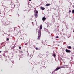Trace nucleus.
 Here are the masks:
<instances>
[{"instance_id": "1", "label": "nucleus", "mask_w": 74, "mask_h": 74, "mask_svg": "<svg viewBox=\"0 0 74 74\" xmlns=\"http://www.w3.org/2000/svg\"><path fill=\"white\" fill-rule=\"evenodd\" d=\"M41 30H38V36L37 40H40L41 38Z\"/></svg>"}, {"instance_id": "2", "label": "nucleus", "mask_w": 74, "mask_h": 74, "mask_svg": "<svg viewBox=\"0 0 74 74\" xmlns=\"http://www.w3.org/2000/svg\"><path fill=\"white\" fill-rule=\"evenodd\" d=\"M65 51L66 52H67V53H70L71 52L70 51V50H68L67 49H66L65 50Z\"/></svg>"}, {"instance_id": "3", "label": "nucleus", "mask_w": 74, "mask_h": 74, "mask_svg": "<svg viewBox=\"0 0 74 74\" xmlns=\"http://www.w3.org/2000/svg\"><path fill=\"white\" fill-rule=\"evenodd\" d=\"M62 67L60 68V67H57L55 70V71H57V70H59L60 69H61Z\"/></svg>"}, {"instance_id": "4", "label": "nucleus", "mask_w": 74, "mask_h": 74, "mask_svg": "<svg viewBox=\"0 0 74 74\" xmlns=\"http://www.w3.org/2000/svg\"><path fill=\"white\" fill-rule=\"evenodd\" d=\"M49 40H52V39H53V37H52V36H51L50 35V37H49Z\"/></svg>"}, {"instance_id": "5", "label": "nucleus", "mask_w": 74, "mask_h": 74, "mask_svg": "<svg viewBox=\"0 0 74 74\" xmlns=\"http://www.w3.org/2000/svg\"><path fill=\"white\" fill-rule=\"evenodd\" d=\"M40 9H41V10H45V8L44 7H40Z\"/></svg>"}, {"instance_id": "6", "label": "nucleus", "mask_w": 74, "mask_h": 74, "mask_svg": "<svg viewBox=\"0 0 74 74\" xmlns=\"http://www.w3.org/2000/svg\"><path fill=\"white\" fill-rule=\"evenodd\" d=\"M40 30H42V25H41L40 26Z\"/></svg>"}, {"instance_id": "7", "label": "nucleus", "mask_w": 74, "mask_h": 74, "mask_svg": "<svg viewBox=\"0 0 74 74\" xmlns=\"http://www.w3.org/2000/svg\"><path fill=\"white\" fill-rule=\"evenodd\" d=\"M42 20L43 21H45L46 20V18L45 17H44L42 18Z\"/></svg>"}, {"instance_id": "8", "label": "nucleus", "mask_w": 74, "mask_h": 74, "mask_svg": "<svg viewBox=\"0 0 74 74\" xmlns=\"http://www.w3.org/2000/svg\"><path fill=\"white\" fill-rule=\"evenodd\" d=\"M6 24L7 25H9L10 24V21H9L6 22Z\"/></svg>"}, {"instance_id": "9", "label": "nucleus", "mask_w": 74, "mask_h": 74, "mask_svg": "<svg viewBox=\"0 0 74 74\" xmlns=\"http://www.w3.org/2000/svg\"><path fill=\"white\" fill-rule=\"evenodd\" d=\"M67 48L68 49H71V47L70 46L68 47Z\"/></svg>"}, {"instance_id": "10", "label": "nucleus", "mask_w": 74, "mask_h": 74, "mask_svg": "<svg viewBox=\"0 0 74 74\" xmlns=\"http://www.w3.org/2000/svg\"><path fill=\"white\" fill-rule=\"evenodd\" d=\"M49 5H51V4H46V6H49Z\"/></svg>"}, {"instance_id": "11", "label": "nucleus", "mask_w": 74, "mask_h": 74, "mask_svg": "<svg viewBox=\"0 0 74 74\" xmlns=\"http://www.w3.org/2000/svg\"><path fill=\"white\" fill-rule=\"evenodd\" d=\"M35 17H37L38 15H37V14H35Z\"/></svg>"}, {"instance_id": "12", "label": "nucleus", "mask_w": 74, "mask_h": 74, "mask_svg": "<svg viewBox=\"0 0 74 74\" xmlns=\"http://www.w3.org/2000/svg\"><path fill=\"white\" fill-rule=\"evenodd\" d=\"M46 29L47 30V32H48V34H49V33H50V32H48V29Z\"/></svg>"}, {"instance_id": "13", "label": "nucleus", "mask_w": 74, "mask_h": 74, "mask_svg": "<svg viewBox=\"0 0 74 74\" xmlns=\"http://www.w3.org/2000/svg\"><path fill=\"white\" fill-rule=\"evenodd\" d=\"M72 14H74V9L72 10Z\"/></svg>"}, {"instance_id": "14", "label": "nucleus", "mask_w": 74, "mask_h": 74, "mask_svg": "<svg viewBox=\"0 0 74 74\" xmlns=\"http://www.w3.org/2000/svg\"><path fill=\"white\" fill-rule=\"evenodd\" d=\"M35 48H36V50H39V48H38L36 47Z\"/></svg>"}, {"instance_id": "15", "label": "nucleus", "mask_w": 74, "mask_h": 74, "mask_svg": "<svg viewBox=\"0 0 74 74\" xmlns=\"http://www.w3.org/2000/svg\"><path fill=\"white\" fill-rule=\"evenodd\" d=\"M53 56H54V57L55 58V57H56V54H53Z\"/></svg>"}, {"instance_id": "16", "label": "nucleus", "mask_w": 74, "mask_h": 74, "mask_svg": "<svg viewBox=\"0 0 74 74\" xmlns=\"http://www.w3.org/2000/svg\"><path fill=\"white\" fill-rule=\"evenodd\" d=\"M36 14H38V11L37 10L36 11Z\"/></svg>"}, {"instance_id": "17", "label": "nucleus", "mask_w": 74, "mask_h": 74, "mask_svg": "<svg viewBox=\"0 0 74 74\" xmlns=\"http://www.w3.org/2000/svg\"><path fill=\"white\" fill-rule=\"evenodd\" d=\"M59 38V36H57L56 38Z\"/></svg>"}, {"instance_id": "18", "label": "nucleus", "mask_w": 74, "mask_h": 74, "mask_svg": "<svg viewBox=\"0 0 74 74\" xmlns=\"http://www.w3.org/2000/svg\"><path fill=\"white\" fill-rule=\"evenodd\" d=\"M25 18V16H22V18L23 19V18Z\"/></svg>"}, {"instance_id": "19", "label": "nucleus", "mask_w": 74, "mask_h": 74, "mask_svg": "<svg viewBox=\"0 0 74 74\" xmlns=\"http://www.w3.org/2000/svg\"><path fill=\"white\" fill-rule=\"evenodd\" d=\"M7 41H9V38H7Z\"/></svg>"}, {"instance_id": "20", "label": "nucleus", "mask_w": 74, "mask_h": 74, "mask_svg": "<svg viewBox=\"0 0 74 74\" xmlns=\"http://www.w3.org/2000/svg\"><path fill=\"white\" fill-rule=\"evenodd\" d=\"M69 12L70 13L71 12V10H69Z\"/></svg>"}, {"instance_id": "21", "label": "nucleus", "mask_w": 74, "mask_h": 74, "mask_svg": "<svg viewBox=\"0 0 74 74\" xmlns=\"http://www.w3.org/2000/svg\"><path fill=\"white\" fill-rule=\"evenodd\" d=\"M25 45H27V43H26L25 44Z\"/></svg>"}, {"instance_id": "22", "label": "nucleus", "mask_w": 74, "mask_h": 74, "mask_svg": "<svg viewBox=\"0 0 74 74\" xmlns=\"http://www.w3.org/2000/svg\"><path fill=\"white\" fill-rule=\"evenodd\" d=\"M19 49H21V47H19Z\"/></svg>"}, {"instance_id": "23", "label": "nucleus", "mask_w": 74, "mask_h": 74, "mask_svg": "<svg viewBox=\"0 0 74 74\" xmlns=\"http://www.w3.org/2000/svg\"><path fill=\"white\" fill-rule=\"evenodd\" d=\"M20 52H21V53H23V51H20Z\"/></svg>"}, {"instance_id": "24", "label": "nucleus", "mask_w": 74, "mask_h": 74, "mask_svg": "<svg viewBox=\"0 0 74 74\" xmlns=\"http://www.w3.org/2000/svg\"><path fill=\"white\" fill-rule=\"evenodd\" d=\"M37 30H38V29H36V32H37Z\"/></svg>"}, {"instance_id": "25", "label": "nucleus", "mask_w": 74, "mask_h": 74, "mask_svg": "<svg viewBox=\"0 0 74 74\" xmlns=\"http://www.w3.org/2000/svg\"><path fill=\"white\" fill-rule=\"evenodd\" d=\"M31 0H29V1H31Z\"/></svg>"}, {"instance_id": "26", "label": "nucleus", "mask_w": 74, "mask_h": 74, "mask_svg": "<svg viewBox=\"0 0 74 74\" xmlns=\"http://www.w3.org/2000/svg\"><path fill=\"white\" fill-rule=\"evenodd\" d=\"M2 51H0V53H1V52Z\"/></svg>"}, {"instance_id": "27", "label": "nucleus", "mask_w": 74, "mask_h": 74, "mask_svg": "<svg viewBox=\"0 0 74 74\" xmlns=\"http://www.w3.org/2000/svg\"><path fill=\"white\" fill-rule=\"evenodd\" d=\"M19 16V15L18 14V16Z\"/></svg>"}, {"instance_id": "28", "label": "nucleus", "mask_w": 74, "mask_h": 74, "mask_svg": "<svg viewBox=\"0 0 74 74\" xmlns=\"http://www.w3.org/2000/svg\"><path fill=\"white\" fill-rule=\"evenodd\" d=\"M14 7H15V5H14Z\"/></svg>"}, {"instance_id": "29", "label": "nucleus", "mask_w": 74, "mask_h": 74, "mask_svg": "<svg viewBox=\"0 0 74 74\" xmlns=\"http://www.w3.org/2000/svg\"><path fill=\"white\" fill-rule=\"evenodd\" d=\"M66 66H67V65H66Z\"/></svg>"}, {"instance_id": "30", "label": "nucleus", "mask_w": 74, "mask_h": 74, "mask_svg": "<svg viewBox=\"0 0 74 74\" xmlns=\"http://www.w3.org/2000/svg\"><path fill=\"white\" fill-rule=\"evenodd\" d=\"M34 11H35L34 10Z\"/></svg>"}]
</instances>
